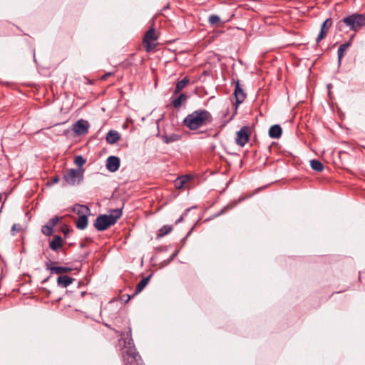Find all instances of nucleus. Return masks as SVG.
Listing matches in <instances>:
<instances>
[{
	"instance_id": "8",
	"label": "nucleus",
	"mask_w": 365,
	"mask_h": 365,
	"mask_svg": "<svg viewBox=\"0 0 365 365\" xmlns=\"http://www.w3.org/2000/svg\"><path fill=\"white\" fill-rule=\"evenodd\" d=\"M63 239L59 235H53L51 240L48 242L49 248L56 252H63Z\"/></svg>"
},
{
	"instance_id": "6",
	"label": "nucleus",
	"mask_w": 365,
	"mask_h": 365,
	"mask_svg": "<svg viewBox=\"0 0 365 365\" xmlns=\"http://www.w3.org/2000/svg\"><path fill=\"white\" fill-rule=\"evenodd\" d=\"M65 181L71 185H78L83 179V169H70L64 175Z\"/></svg>"
},
{
	"instance_id": "32",
	"label": "nucleus",
	"mask_w": 365,
	"mask_h": 365,
	"mask_svg": "<svg viewBox=\"0 0 365 365\" xmlns=\"http://www.w3.org/2000/svg\"><path fill=\"white\" fill-rule=\"evenodd\" d=\"M105 137H120V135L118 131L114 130H109L106 133Z\"/></svg>"
},
{
	"instance_id": "26",
	"label": "nucleus",
	"mask_w": 365,
	"mask_h": 365,
	"mask_svg": "<svg viewBox=\"0 0 365 365\" xmlns=\"http://www.w3.org/2000/svg\"><path fill=\"white\" fill-rule=\"evenodd\" d=\"M250 138H234V143H235L240 148H242L247 144Z\"/></svg>"
},
{
	"instance_id": "18",
	"label": "nucleus",
	"mask_w": 365,
	"mask_h": 365,
	"mask_svg": "<svg viewBox=\"0 0 365 365\" xmlns=\"http://www.w3.org/2000/svg\"><path fill=\"white\" fill-rule=\"evenodd\" d=\"M190 79L188 77H185L180 81H178L175 86V88L173 95H176L180 93V91L189 83Z\"/></svg>"
},
{
	"instance_id": "16",
	"label": "nucleus",
	"mask_w": 365,
	"mask_h": 365,
	"mask_svg": "<svg viewBox=\"0 0 365 365\" xmlns=\"http://www.w3.org/2000/svg\"><path fill=\"white\" fill-rule=\"evenodd\" d=\"M120 336H121V339H123L124 346L125 348H126V346H135L132 336H131V328L130 327H128V330L126 332V336H125V334L123 332L120 333Z\"/></svg>"
},
{
	"instance_id": "43",
	"label": "nucleus",
	"mask_w": 365,
	"mask_h": 365,
	"mask_svg": "<svg viewBox=\"0 0 365 365\" xmlns=\"http://www.w3.org/2000/svg\"><path fill=\"white\" fill-rule=\"evenodd\" d=\"M103 129V127H101L98 130V132L96 133V135H99L100 134V132Z\"/></svg>"
},
{
	"instance_id": "4",
	"label": "nucleus",
	"mask_w": 365,
	"mask_h": 365,
	"mask_svg": "<svg viewBox=\"0 0 365 365\" xmlns=\"http://www.w3.org/2000/svg\"><path fill=\"white\" fill-rule=\"evenodd\" d=\"M89 128V122L81 118L75 122L71 129L63 130L62 135L66 137H69L72 133L78 136L85 135L88 133Z\"/></svg>"
},
{
	"instance_id": "37",
	"label": "nucleus",
	"mask_w": 365,
	"mask_h": 365,
	"mask_svg": "<svg viewBox=\"0 0 365 365\" xmlns=\"http://www.w3.org/2000/svg\"><path fill=\"white\" fill-rule=\"evenodd\" d=\"M53 233V227L47 225V236H51Z\"/></svg>"
},
{
	"instance_id": "48",
	"label": "nucleus",
	"mask_w": 365,
	"mask_h": 365,
	"mask_svg": "<svg viewBox=\"0 0 365 365\" xmlns=\"http://www.w3.org/2000/svg\"><path fill=\"white\" fill-rule=\"evenodd\" d=\"M213 137H214V138H216V137H217V134H215V135H213Z\"/></svg>"
},
{
	"instance_id": "27",
	"label": "nucleus",
	"mask_w": 365,
	"mask_h": 365,
	"mask_svg": "<svg viewBox=\"0 0 365 365\" xmlns=\"http://www.w3.org/2000/svg\"><path fill=\"white\" fill-rule=\"evenodd\" d=\"M209 24L212 26H215L220 22V18L217 15H210L208 19Z\"/></svg>"
},
{
	"instance_id": "10",
	"label": "nucleus",
	"mask_w": 365,
	"mask_h": 365,
	"mask_svg": "<svg viewBox=\"0 0 365 365\" xmlns=\"http://www.w3.org/2000/svg\"><path fill=\"white\" fill-rule=\"evenodd\" d=\"M120 167V159L116 156H109L106 160V168L110 172H115Z\"/></svg>"
},
{
	"instance_id": "34",
	"label": "nucleus",
	"mask_w": 365,
	"mask_h": 365,
	"mask_svg": "<svg viewBox=\"0 0 365 365\" xmlns=\"http://www.w3.org/2000/svg\"><path fill=\"white\" fill-rule=\"evenodd\" d=\"M190 210L191 208L185 210V212L176 220L175 224L177 225L180 222H182L184 220V216L187 215Z\"/></svg>"
},
{
	"instance_id": "15",
	"label": "nucleus",
	"mask_w": 365,
	"mask_h": 365,
	"mask_svg": "<svg viewBox=\"0 0 365 365\" xmlns=\"http://www.w3.org/2000/svg\"><path fill=\"white\" fill-rule=\"evenodd\" d=\"M75 279L67 275H59L56 279L57 284L62 288L69 286Z\"/></svg>"
},
{
	"instance_id": "12",
	"label": "nucleus",
	"mask_w": 365,
	"mask_h": 365,
	"mask_svg": "<svg viewBox=\"0 0 365 365\" xmlns=\"http://www.w3.org/2000/svg\"><path fill=\"white\" fill-rule=\"evenodd\" d=\"M249 196L247 195H242L240 196L237 200H232L226 206H225L217 214L215 215V216H220L225 212H226L228 210H232L234 208L238 203L242 202L245 199H247Z\"/></svg>"
},
{
	"instance_id": "14",
	"label": "nucleus",
	"mask_w": 365,
	"mask_h": 365,
	"mask_svg": "<svg viewBox=\"0 0 365 365\" xmlns=\"http://www.w3.org/2000/svg\"><path fill=\"white\" fill-rule=\"evenodd\" d=\"M187 99V96L185 93H180L177 98H174V95L171 97V103L175 108H179L185 103Z\"/></svg>"
},
{
	"instance_id": "33",
	"label": "nucleus",
	"mask_w": 365,
	"mask_h": 365,
	"mask_svg": "<svg viewBox=\"0 0 365 365\" xmlns=\"http://www.w3.org/2000/svg\"><path fill=\"white\" fill-rule=\"evenodd\" d=\"M61 218V217H59L58 216H54L53 217L50 219L48 225L52 227H54L60 221Z\"/></svg>"
},
{
	"instance_id": "31",
	"label": "nucleus",
	"mask_w": 365,
	"mask_h": 365,
	"mask_svg": "<svg viewBox=\"0 0 365 365\" xmlns=\"http://www.w3.org/2000/svg\"><path fill=\"white\" fill-rule=\"evenodd\" d=\"M185 185V181L182 180L179 177L175 180V187L176 189H181Z\"/></svg>"
},
{
	"instance_id": "40",
	"label": "nucleus",
	"mask_w": 365,
	"mask_h": 365,
	"mask_svg": "<svg viewBox=\"0 0 365 365\" xmlns=\"http://www.w3.org/2000/svg\"><path fill=\"white\" fill-rule=\"evenodd\" d=\"M113 74L112 72H108L103 76H102L101 79L102 80H106L109 76H110Z\"/></svg>"
},
{
	"instance_id": "42",
	"label": "nucleus",
	"mask_w": 365,
	"mask_h": 365,
	"mask_svg": "<svg viewBox=\"0 0 365 365\" xmlns=\"http://www.w3.org/2000/svg\"><path fill=\"white\" fill-rule=\"evenodd\" d=\"M41 232L46 235V225H43L41 227Z\"/></svg>"
},
{
	"instance_id": "11",
	"label": "nucleus",
	"mask_w": 365,
	"mask_h": 365,
	"mask_svg": "<svg viewBox=\"0 0 365 365\" xmlns=\"http://www.w3.org/2000/svg\"><path fill=\"white\" fill-rule=\"evenodd\" d=\"M157 39V37L155 36V29H150L145 35L143 43L145 44V50L147 51H149L151 48V44L150 42L152 41H155Z\"/></svg>"
},
{
	"instance_id": "20",
	"label": "nucleus",
	"mask_w": 365,
	"mask_h": 365,
	"mask_svg": "<svg viewBox=\"0 0 365 365\" xmlns=\"http://www.w3.org/2000/svg\"><path fill=\"white\" fill-rule=\"evenodd\" d=\"M76 227L81 230L86 228L88 225V217L87 215H83L79 216L78 220L76 222Z\"/></svg>"
},
{
	"instance_id": "23",
	"label": "nucleus",
	"mask_w": 365,
	"mask_h": 365,
	"mask_svg": "<svg viewBox=\"0 0 365 365\" xmlns=\"http://www.w3.org/2000/svg\"><path fill=\"white\" fill-rule=\"evenodd\" d=\"M310 166L312 170L317 172H322L324 167L323 164L318 160L314 159L310 161Z\"/></svg>"
},
{
	"instance_id": "7",
	"label": "nucleus",
	"mask_w": 365,
	"mask_h": 365,
	"mask_svg": "<svg viewBox=\"0 0 365 365\" xmlns=\"http://www.w3.org/2000/svg\"><path fill=\"white\" fill-rule=\"evenodd\" d=\"M232 85L235 84L234 96L235 97L236 104L242 103L246 98V93L240 86V81L232 78Z\"/></svg>"
},
{
	"instance_id": "25",
	"label": "nucleus",
	"mask_w": 365,
	"mask_h": 365,
	"mask_svg": "<svg viewBox=\"0 0 365 365\" xmlns=\"http://www.w3.org/2000/svg\"><path fill=\"white\" fill-rule=\"evenodd\" d=\"M237 137H250L249 127L243 126L236 133Z\"/></svg>"
},
{
	"instance_id": "44",
	"label": "nucleus",
	"mask_w": 365,
	"mask_h": 365,
	"mask_svg": "<svg viewBox=\"0 0 365 365\" xmlns=\"http://www.w3.org/2000/svg\"><path fill=\"white\" fill-rule=\"evenodd\" d=\"M3 194L0 193V202L2 200Z\"/></svg>"
},
{
	"instance_id": "39",
	"label": "nucleus",
	"mask_w": 365,
	"mask_h": 365,
	"mask_svg": "<svg viewBox=\"0 0 365 365\" xmlns=\"http://www.w3.org/2000/svg\"><path fill=\"white\" fill-rule=\"evenodd\" d=\"M177 138H163L164 143L168 144L175 141Z\"/></svg>"
},
{
	"instance_id": "41",
	"label": "nucleus",
	"mask_w": 365,
	"mask_h": 365,
	"mask_svg": "<svg viewBox=\"0 0 365 365\" xmlns=\"http://www.w3.org/2000/svg\"><path fill=\"white\" fill-rule=\"evenodd\" d=\"M58 181H59V177L58 176H55L53 178V180H52V182H51V185L55 184V183L58 182Z\"/></svg>"
},
{
	"instance_id": "2",
	"label": "nucleus",
	"mask_w": 365,
	"mask_h": 365,
	"mask_svg": "<svg viewBox=\"0 0 365 365\" xmlns=\"http://www.w3.org/2000/svg\"><path fill=\"white\" fill-rule=\"evenodd\" d=\"M121 215V209L112 210L109 215H101L97 217L94 222V227L98 231L106 230L113 225Z\"/></svg>"
},
{
	"instance_id": "29",
	"label": "nucleus",
	"mask_w": 365,
	"mask_h": 365,
	"mask_svg": "<svg viewBox=\"0 0 365 365\" xmlns=\"http://www.w3.org/2000/svg\"><path fill=\"white\" fill-rule=\"evenodd\" d=\"M74 163L78 167H82L86 163V160L81 155H78L75 158Z\"/></svg>"
},
{
	"instance_id": "1",
	"label": "nucleus",
	"mask_w": 365,
	"mask_h": 365,
	"mask_svg": "<svg viewBox=\"0 0 365 365\" xmlns=\"http://www.w3.org/2000/svg\"><path fill=\"white\" fill-rule=\"evenodd\" d=\"M211 113L205 109H198L188 114L183 120V124L191 130L205 126L212 122Z\"/></svg>"
},
{
	"instance_id": "21",
	"label": "nucleus",
	"mask_w": 365,
	"mask_h": 365,
	"mask_svg": "<svg viewBox=\"0 0 365 365\" xmlns=\"http://www.w3.org/2000/svg\"><path fill=\"white\" fill-rule=\"evenodd\" d=\"M73 211L81 216L83 215H88L90 210L88 206L77 204L73 206Z\"/></svg>"
},
{
	"instance_id": "38",
	"label": "nucleus",
	"mask_w": 365,
	"mask_h": 365,
	"mask_svg": "<svg viewBox=\"0 0 365 365\" xmlns=\"http://www.w3.org/2000/svg\"><path fill=\"white\" fill-rule=\"evenodd\" d=\"M182 180L185 181V184L188 182L190 179V177L189 175H182L181 177H179Z\"/></svg>"
},
{
	"instance_id": "35",
	"label": "nucleus",
	"mask_w": 365,
	"mask_h": 365,
	"mask_svg": "<svg viewBox=\"0 0 365 365\" xmlns=\"http://www.w3.org/2000/svg\"><path fill=\"white\" fill-rule=\"evenodd\" d=\"M327 34L324 31H319V34L316 39L317 43H319L323 38L326 37Z\"/></svg>"
},
{
	"instance_id": "22",
	"label": "nucleus",
	"mask_w": 365,
	"mask_h": 365,
	"mask_svg": "<svg viewBox=\"0 0 365 365\" xmlns=\"http://www.w3.org/2000/svg\"><path fill=\"white\" fill-rule=\"evenodd\" d=\"M173 227L172 225H164L159 230L157 234V239L161 238L165 235L172 232Z\"/></svg>"
},
{
	"instance_id": "24",
	"label": "nucleus",
	"mask_w": 365,
	"mask_h": 365,
	"mask_svg": "<svg viewBox=\"0 0 365 365\" xmlns=\"http://www.w3.org/2000/svg\"><path fill=\"white\" fill-rule=\"evenodd\" d=\"M332 25V19L329 18L326 19L321 26L320 31H324V34H327L329 28Z\"/></svg>"
},
{
	"instance_id": "36",
	"label": "nucleus",
	"mask_w": 365,
	"mask_h": 365,
	"mask_svg": "<svg viewBox=\"0 0 365 365\" xmlns=\"http://www.w3.org/2000/svg\"><path fill=\"white\" fill-rule=\"evenodd\" d=\"M120 138H106L107 143L110 145L116 143Z\"/></svg>"
},
{
	"instance_id": "46",
	"label": "nucleus",
	"mask_w": 365,
	"mask_h": 365,
	"mask_svg": "<svg viewBox=\"0 0 365 365\" xmlns=\"http://www.w3.org/2000/svg\"><path fill=\"white\" fill-rule=\"evenodd\" d=\"M190 233H191V230H190V231H189L188 234H187V236L184 238V240H185V239H186V237H187Z\"/></svg>"
},
{
	"instance_id": "28",
	"label": "nucleus",
	"mask_w": 365,
	"mask_h": 365,
	"mask_svg": "<svg viewBox=\"0 0 365 365\" xmlns=\"http://www.w3.org/2000/svg\"><path fill=\"white\" fill-rule=\"evenodd\" d=\"M71 231H73L67 225H63L61 227V232L63 234L65 239L68 237V234Z\"/></svg>"
},
{
	"instance_id": "30",
	"label": "nucleus",
	"mask_w": 365,
	"mask_h": 365,
	"mask_svg": "<svg viewBox=\"0 0 365 365\" xmlns=\"http://www.w3.org/2000/svg\"><path fill=\"white\" fill-rule=\"evenodd\" d=\"M21 230V225L20 224H14L11 229V233L12 235H15L17 232Z\"/></svg>"
},
{
	"instance_id": "13",
	"label": "nucleus",
	"mask_w": 365,
	"mask_h": 365,
	"mask_svg": "<svg viewBox=\"0 0 365 365\" xmlns=\"http://www.w3.org/2000/svg\"><path fill=\"white\" fill-rule=\"evenodd\" d=\"M150 277L151 276L150 275L148 277L143 278L137 284V286L135 287V292L132 295H127V299H126L125 302L129 301L131 297H133L135 294H138V293H140L148 284Z\"/></svg>"
},
{
	"instance_id": "47",
	"label": "nucleus",
	"mask_w": 365,
	"mask_h": 365,
	"mask_svg": "<svg viewBox=\"0 0 365 365\" xmlns=\"http://www.w3.org/2000/svg\"><path fill=\"white\" fill-rule=\"evenodd\" d=\"M84 246H85V245H84L83 243H81V244L80 245V247H84Z\"/></svg>"
},
{
	"instance_id": "17",
	"label": "nucleus",
	"mask_w": 365,
	"mask_h": 365,
	"mask_svg": "<svg viewBox=\"0 0 365 365\" xmlns=\"http://www.w3.org/2000/svg\"><path fill=\"white\" fill-rule=\"evenodd\" d=\"M351 40L348 42L341 44L337 51V58H338V64L340 65L341 63V59L344 55V51L346 48H348L351 46Z\"/></svg>"
},
{
	"instance_id": "5",
	"label": "nucleus",
	"mask_w": 365,
	"mask_h": 365,
	"mask_svg": "<svg viewBox=\"0 0 365 365\" xmlns=\"http://www.w3.org/2000/svg\"><path fill=\"white\" fill-rule=\"evenodd\" d=\"M123 354L124 365H143V360L135 346H126Z\"/></svg>"
},
{
	"instance_id": "3",
	"label": "nucleus",
	"mask_w": 365,
	"mask_h": 365,
	"mask_svg": "<svg viewBox=\"0 0 365 365\" xmlns=\"http://www.w3.org/2000/svg\"><path fill=\"white\" fill-rule=\"evenodd\" d=\"M342 24L347 26L351 31H357L365 26V14H353L344 17L337 24L339 29Z\"/></svg>"
},
{
	"instance_id": "45",
	"label": "nucleus",
	"mask_w": 365,
	"mask_h": 365,
	"mask_svg": "<svg viewBox=\"0 0 365 365\" xmlns=\"http://www.w3.org/2000/svg\"><path fill=\"white\" fill-rule=\"evenodd\" d=\"M170 137L174 138V137H178L177 135L173 134Z\"/></svg>"
},
{
	"instance_id": "19",
	"label": "nucleus",
	"mask_w": 365,
	"mask_h": 365,
	"mask_svg": "<svg viewBox=\"0 0 365 365\" xmlns=\"http://www.w3.org/2000/svg\"><path fill=\"white\" fill-rule=\"evenodd\" d=\"M282 129L279 124L272 125L269 129V137H281Z\"/></svg>"
},
{
	"instance_id": "9",
	"label": "nucleus",
	"mask_w": 365,
	"mask_h": 365,
	"mask_svg": "<svg viewBox=\"0 0 365 365\" xmlns=\"http://www.w3.org/2000/svg\"><path fill=\"white\" fill-rule=\"evenodd\" d=\"M56 262H51L50 264H47V269H49L51 274H57L62 275L63 273H66L72 271V268L68 267L56 266Z\"/></svg>"
}]
</instances>
